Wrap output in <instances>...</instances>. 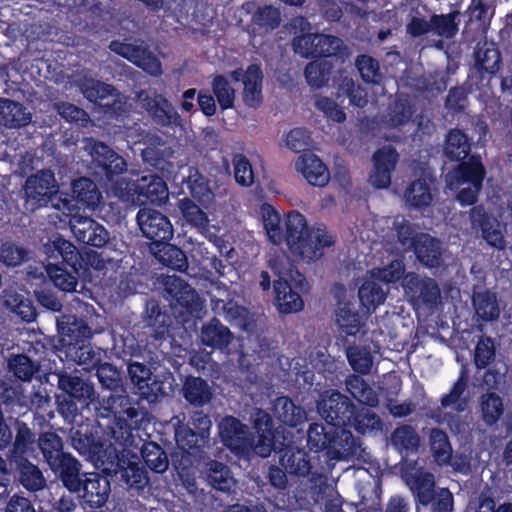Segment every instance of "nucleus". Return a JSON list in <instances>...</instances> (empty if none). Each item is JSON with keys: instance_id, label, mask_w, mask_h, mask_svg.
Here are the masks:
<instances>
[{"instance_id": "nucleus-33", "label": "nucleus", "mask_w": 512, "mask_h": 512, "mask_svg": "<svg viewBox=\"0 0 512 512\" xmlns=\"http://www.w3.org/2000/svg\"><path fill=\"white\" fill-rule=\"evenodd\" d=\"M233 338L231 330L216 317L204 323L200 332L201 343L213 350L225 351Z\"/></svg>"}, {"instance_id": "nucleus-41", "label": "nucleus", "mask_w": 512, "mask_h": 512, "mask_svg": "<svg viewBox=\"0 0 512 512\" xmlns=\"http://www.w3.org/2000/svg\"><path fill=\"white\" fill-rule=\"evenodd\" d=\"M262 82L263 72L260 65L250 64L243 79V100L247 106L257 108L262 104Z\"/></svg>"}, {"instance_id": "nucleus-14", "label": "nucleus", "mask_w": 512, "mask_h": 512, "mask_svg": "<svg viewBox=\"0 0 512 512\" xmlns=\"http://www.w3.org/2000/svg\"><path fill=\"white\" fill-rule=\"evenodd\" d=\"M164 297L181 316H191L197 311L199 296L196 291L178 276H166L163 280Z\"/></svg>"}, {"instance_id": "nucleus-64", "label": "nucleus", "mask_w": 512, "mask_h": 512, "mask_svg": "<svg viewBox=\"0 0 512 512\" xmlns=\"http://www.w3.org/2000/svg\"><path fill=\"white\" fill-rule=\"evenodd\" d=\"M360 303L367 310L375 309L386 300V292L381 284L373 280H365L358 290Z\"/></svg>"}, {"instance_id": "nucleus-34", "label": "nucleus", "mask_w": 512, "mask_h": 512, "mask_svg": "<svg viewBox=\"0 0 512 512\" xmlns=\"http://www.w3.org/2000/svg\"><path fill=\"white\" fill-rule=\"evenodd\" d=\"M296 167L312 186L324 187L330 180L327 166L313 153L302 154L296 162Z\"/></svg>"}, {"instance_id": "nucleus-61", "label": "nucleus", "mask_w": 512, "mask_h": 512, "mask_svg": "<svg viewBox=\"0 0 512 512\" xmlns=\"http://www.w3.org/2000/svg\"><path fill=\"white\" fill-rule=\"evenodd\" d=\"M79 89L83 96L94 104H99L103 100L113 96L115 88L104 82L93 78H84L79 82Z\"/></svg>"}, {"instance_id": "nucleus-6", "label": "nucleus", "mask_w": 512, "mask_h": 512, "mask_svg": "<svg viewBox=\"0 0 512 512\" xmlns=\"http://www.w3.org/2000/svg\"><path fill=\"white\" fill-rule=\"evenodd\" d=\"M220 441L232 454L249 456L255 451V437L249 427L232 415L224 416L218 423Z\"/></svg>"}, {"instance_id": "nucleus-50", "label": "nucleus", "mask_w": 512, "mask_h": 512, "mask_svg": "<svg viewBox=\"0 0 512 512\" xmlns=\"http://www.w3.org/2000/svg\"><path fill=\"white\" fill-rule=\"evenodd\" d=\"M476 315L485 322L497 320L500 308L496 294L490 290L474 293L472 298Z\"/></svg>"}, {"instance_id": "nucleus-8", "label": "nucleus", "mask_w": 512, "mask_h": 512, "mask_svg": "<svg viewBox=\"0 0 512 512\" xmlns=\"http://www.w3.org/2000/svg\"><path fill=\"white\" fill-rule=\"evenodd\" d=\"M290 279L279 277L274 281L275 305L280 313H296L303 309L304 301L301 294L306 291L308 283L304 274L296 270Z\"/></svg>"}, {"instance_id": "nucleus-22", "label": "nucleus", "mask_w": 512, "mask_h": 512, "mask_svg": "<svg viewBox=\"0 0 512 512\" xmlns=\"http://www.w3.org/2000/svg\"><path fill=\"white\" fill-rule=\"evenodd\" d=\"M98 415L101 418L110 420L130 419L131 422H138V408L132 403L131 398L126 394L109 392V395L103 396L99 401L97 408Z\"/></svg>"}, {"instance_id": "nucleus-31", "label": "nucleus", "mask_w": 512, "mask_h": 512, "mask_svg": "<svg viewBox=\"0 0 512 512\" xmlns=\"http://www.w3.org/2000/svg\"><path fill=\"white\" fill-rule=\"evenodd\" d=\"M14 482L30 492H37L46 486L41 469L29 460V457L14 459Z\"/></svg>"}, {"instance_id": "nucleus-59", "label": "nucleus", "mask_w": 512, "mask_h": 512, "mask_svg": "<svg viewBox=\"0 0 512 512\" xmlns=\"http://www.w3.org/2000/svg\"><path fill=\"white\" fill-rule=\"evenodd\" d=\"M37 446L47 464L67 453L64 451L62 438L56 432L40 433L37 439Z\"/></svg>"}, {"instance_id": "nucleus-54", "label": "nucleus", "mask_w": 512, "mask_h": 512, "mask_svg": "<svg viewBox=\"0 0 512 512\" xmlns=\"http://www.w3.org/2000/svg\"><path fill=\"white\" fill-rule=\"evenodd\" d=\"M175 440L180 449L194 455L202 452L209 443V440L204 437L200 439V433L193 431L191 425L187 424L176 428Z\"/></svg>"}, {"instance_id": "nucleus-27", "label": "nucleus", "mask_w": 512, "mask_h": 512, "mask_svg": "<svg viewBox=\"0 0 512 512\" xmlns=\"http://www.w3.org/2000/svg\"><path fill=\"white\" fill-rule=\"evenodd\" d=\"M71 230L79 243L95 248L104 247L110 239L107 229L89 217L79 218Z\"/></svg>"}, {"instance_id": "nucleus-62", "label": "nucleus", "mask_w": 512, "mask_h": 512, "mask_svg": "<svg viewBox=\"0 0 512 512\" xmlns=\"http://www.w3.org/2000/svg\"><path fill=\"white\" fill-rule=\"evenodd\" d=\"M355 66L361 79L366 84L379 85L383 80L379 61L368 54H360L355 59Z\"/></svg>"}, {"instance_id": "nucleus-38", "label": "nucleus", "mask_w": 512, "mask_h": 512, "mask_svg": "<svg viewBox=\"0 0 512 512\" xmlns=\"http://www.w3.org/2000/svg\"><path fill=\"white\" fill-rule=\"evenodd\" d=\"M14 424V433L12 444L8 447L7 453L11 457H29L33 452L34 444L37 443L36 434L32 429L22 420H12Z\"/></svg>"}, {"instance_id": "nucleus-24", "label": "nucleus", "mask_w": 512, "mask_h": 512, "mask_svg": "<svg viewBox=\"0 0 512 512\" xmlns=\"http://www.w3.org/2000/svg\"><path fill=\"white\" fill-rule=\"evenodd\" d=\"M58 388L63 394L77 400L81 408L88 407L96 399V392L92 383L67 372L58 375Z\"/></svg>"}, {"instance_id": "nucleus-44", "label": "nucleus", "mask_w": 512, "mask_h": 512, "mask_svg": "<svg viewBox=\"0 0 512 512\" xmlns=\"http://www.w3.org/2000/svg\"><path fill=\"white\" fill-rule=\"evenodd\" d=\"M0 122L7 128H21L31 122V113L19 102L0 98Z\"/></svg>"}, {"instance_id": "nucleus-20", "label": "nucleus", "mask_w": 512, "mask_h": 512, "mask_svg": "<svg viewBox=\"0 0 512 512\" xmlns=\"http://www.w3.org/2000/svg\"><path fill=\"white\" fill-rule=\"evenodd\" d=\"M272 451L279 454L280 465L290 475L305 477L310 473L312 466L308 453L296 446L288 434L283 437V445L275 446Z\"/></svg>"}, {"instance_id": "nucleus-21", "label": "nucleus", "mask_w": 512, "mask_h": 512, "mask_svg": "<svg viewBox=\"0 0 512 512\" xmlns=\"http://www.w3.org/2000/svg\"><path fill=\"white\" fill-rule=\"evenodd\" d=\"M467 160L457 162V166L446 175L450 187L453 185L470 184L473 187H482L486 176V169L478 154H472Z\"/></svg>"}, {"instance_id": "nucleus-51", "label": "nucleus", "mask_w": 512, "mask_h": 512, "mask_svg": "<svg viewBox=\"0 0 512 512\" xmlns=\"http://www.w3.org/2000/svg\"><path fill=\"white\" fill-rule=\"evenodd\" d=\"M495 14V7L491 0H471L464 15L468 18L466 26L476 23L483 30L487 29Z\"/></svg>"}, {"instance_id": "nucleus-32", "label": "nucleus", "mask_w": 512, "mask_h": 512, "mask_svg": "<svg viewBox=\"0 0 512 512\" xmlns=\"http://www.w3.org/2000/svg\"><path fill=\"white\" fill-rule=\"evenodd\" d=\"M347 427H335L333 441L327 452L329 460H341L354 457L361 452L360 438L355 437Z\"/></svg>"}, {"instance_id": "nucleus-4", "label": "nucleus", "mask_w": 512, "mask_h": 512, "mask_svg": "<svg viewBox=\"0 0 512 512\" xmlns=\"http://www.w3.org/2000/svg\"><path fill=\"white\" fill-rule=\"evenodd\" d=\"M56 327L61 343L67 347V354L80 364L92 363L95 354L90 346L93 336L91 327L84 318L71 313L56 317Z\"/></svg>"}, {"instance_id": "nucleus-60", "label": "nucleus", "mask_w": 512, "mask_h": 512, "mask_svg": "<svg viewBox=\"0 0 512 512\" xmlns=\"http://www.w3.org/2000/svg\"><path fill=\"white\" fill-rule=\"evenodd\" d=\"M391 442L396 449L413 453L418 451L420 436L414 427L404 424L392 432Z\"/></svg>"}, {"instance_id": "nucleus-9", "label": "nucleus", "mask_w": 512, "mask_h": 512, "mask_svg": "<svg viewBox=\"0 0 512 512\" xmlns=\"http://www.w3.org/2000/svg\"><path fill=\"white\" fill-rule=\"evenodd\" d=\"M317 411L325 422L334 427H347L355 404L338 390H325L317 400Z\"/></svg>"}, {"instance_id": "nucleus-35", "label": "nucleus", "mask_w": 512, "mask_h": 512, "mask_svg": "<svg viewBox=\"0 0 512 512\" xmlns=\"http://www.w3.org/2000/svg\"><path fill=\"white\" fill-rule=\"evenodd\" d=\"M411 250L418 261L428 268H439L443 263L441 243L428 233L420 232L418 241Z\"/></svg>"}, {"instance_id": "nucleus-42", "label": "nucleus", "mask_w": 512, "mask_h": 512, "mask_svg": "<svg viewBox=\"0 0 512 512\" xmlns=\"http://www.w3.org/2000/svg\"><path fill=\"white\" fill-rule=\"evenodd\" d=\"M182 395L192 406L203 407L211 401L213 392L206 380L188 375L183 382Z\"/></svg>"}, {"instance_id": "nucleus-43", "label": "nucleus", "mask_w": 512, "mask_h": 512, "mask_svg": "<svg viewBox=\"0 0 512 512\" xmlns=\"http://www.w3.org/2000/svg\"><path fill=\"white\" fill-rule=\"evenodd\" d=\"M205 481L215 490L229 492L233 482L230 468L218 460L210 459L204 464Z\"/></svg>"}, {"instance_id": "nucleus-58", "label": "nucleus", "mask_w": 512, "mask_h": 512, "mask_svg": "<svg viewBox=\"0 0 512 512\" xmlns=\"http://www.w3.org/2000/svg\"><path fill=\"white\" fill-rule=\"evenodd\" d=\"M482 420L487 426L495 425L504 412L502 398L495 392H487L480 397Z\"/></svg>"}, {"instance_id": "nucleus-13", "label": "nucleus", "mask_w": 512, "mask_h": 512, "mask_svg": "<svg viewBox=\"0 0 512 512\" xmlns=\"http://www.w3.org/2000/svg\"><path fill=\"white\" fill-rule=\"evenodd\" d=\"M128 377L133 385L134 392L141 399L148 402H156L159 398L166 395L164 381L157 376H153L151 368L140 362L132 361L127 365Z\"/></svg>"}, {"instance_id": "nucleus-5", "label": "nucleus", "mask_w": 512, "mask_h": 512, "mask_svg": "<svg viewBox=\"0 0 512 512\" xmlns=\"http://www.w3.org/2000/svg\"><path fill=\"white\" fill-rule=\"evenodd\" d=\"M71 442L74 449L97 468L107 465L105 440L100 435V427L88 421L71 429Z\"/></svg>"}, {"instance_id": "nucleus-39", "label": "nucleus", "mask_w": 512, "mask_h": 512, "mask_svg": "<svg viewBox=\"0 0 512 512\" xmlns=\"http://www.w3.org/2000/svg\"><path fill=\"white\" fill-rule=\"evenodd\" d=\"M146 323L155 340H164L170 335L173 319L170 314L163 311L156 301H149L146 305Z\"/></svg>"}, {"instance_id": "nucleus-45", "label": "nucleus", "mask_w": 512, "mask_h": 512, "mask_svg": "<svg viewBox=\"0 0 512 512\" xmlns=\"http://www.w3.org/2000/svg\"><path fill=\"white\" fill-rule=\"evenodd\" d=\"M333 60L334 58H318L306 65L304 75L309 86L319 89L328 84L334 71Z\"/></svg>"}, {"instance_id": "nucleus-3", "label": "nucleus", "mask_w": 512, "mask_h": 512, "mask_svg": "<svg viewBox=\"0 0 512 512\" xmlns=\"http://www.w3.org/2000/svg\"><path fill=\"white\" fill-rule=\"evenodd\" d=\"M44 252L48 261L46 272L55 287L64 292L74 291L84 267L78 248L57 234L44 245Z\"/></svg>"}, {"instance_id": "nucleus-49", "label": "nucleus", "mask_w": 512, "mask_h": 512, "mask_svg": "<svg viewBox=\"0 0 512 512\" xmlns=\"http://www.w3.org/2000/svg\"><path fill=\"white\" fill-rule=\"evenodd\" d=\"M144 464L154 473H164L169 467L167 453L158 443L145 441L140 449Z\"/></svg>"}, {"instance_id": "nucleus-55", "label": "nucleus", "mask_w": 512, "mask_h": 512, "mask_svg": "<svg viewBox=\"0 0 512 512\" xmlns=\"http://www.w3.org/2000/svg\"><path fill=\"white\" fill-rule=\"evenodd\" d=\"M414 112L415 108L409 96L398 95L389 106L388 122L392 127L403 126L412 119Z\"/></svg>"}, {"instance_id": "nucleus-57", "label": "nucleus", "mask_w": 512, "mask_h": 512, "mask_svg": "<svg viewBox=\"0 0 512 512\" xmlns=\"http://www.w3.org/2000/svg\"><path fill=\"white\" fill-rule=\"evenodd\" d=\"M7 367L16 379L23 382H30L39 370V364L25 354H12Z\"/></svg>"}, {"instance_id": "nucleus-36", "label": "nucleus", "mask_w": 512, "mask_h": 512, "mask_svg": "<svg viewBox=\"0 0 512 512\" xmlns=\"http://www.w3.org/2000/svg\"><path fill=\"white\" fill-rule=\"evenodd\" d=\"M472 140L461 129H450L444 140L443 154L450 162H460L471 154Z\"/></svg>"}, {"instance_id": "nucleus-28", "label": "nucleus", "mask_w": 512, "mask_h": 512, "mask_svg": "<svg viewBox=\"0 0 512 512\" xmlns=\"http://www.w3.org/2000/svg\"><path fill=\"white\" fill-rule=\"evenodd\" d=\"M138 100L153 121L161 126H170L178 119V114L162 95L150 96L142 90L138 93Z\"/></svg>"}, {"instance_id": "nucleus-30", "label": "nucleus", "mask_w": 512, "mask_h": 512, "mask_svg": "<svg viewBox=\"0 0 512 512\" xmlns=\"http://www.w3.org/2000/svg\"><path fill=\"white\" fill-rule=\"evenodd\" d=\"M108 428L110 430L109 443L105 441L106 455L110 456L112 450H115L118 458L127 457L128 448L134 442L133 428L130 419L109 420Z\"/></svg>"}, {"instance_id": "nucleus-56", "label": "nucleus", "mask_w": 512, "mask_h": 512, "mask_svg": "<svg viewBox=\"0 0 512 512\" xmlns=\"http://www.w3.org/2000/svg\"><path fill=\"white\" fill-rule=\"evenodd\" d=\"M460 11L454 10L447 14H432V32L446 39H453L459 31Z\"/></svg>"}, {"instance_id": "nucleus-63", "label": "nucleus", "mask_w": 512, "mask_h": 512, "mask_svg": "<svg viewBox=\"0 0 512 512\" xmlns=\"http://www.w3.org/2000/svg\"><path fill=\"white\" fill-rule=\"evenodd\" d=\"M179 210L183 219L199 231L206 230L209 224L207 214L191 199L185 197L179 200Z\"/></svg>"}, {"instance_id": "nucleus-17", "label": "nucleus", "mask_w": 512, "mask_h": 512, "mask_svg": "<svg viewBox=\"0 0 512 512\" xmlns=\"http://www.w3.org/2000/svg\"><path fill=\"white\" fill-rule=\"evenodd\" d=\"M58 186L51 170H41L27 178L24 187L26 201L33 209L47 206Z\"/></svg>"}, {"instance_id": "nucleus-48", "label": "nucleus", "mask_w": 512, "mask_h": 512, "mask_svg": "<svg viewBox=\"0 0 512 512\" xmlns=\"http://www.w3.org/2000/svg\"><path fill=\"white\" fill-rule=\"evenodd\" d=\"M335 427L326 423H311L307 431V445L311 451L321 452L324 451L327 456V452L333 441V433Z\"/></svg>"}, {"instance_id": "nucleus-2", "label": "nucleus", "mask_w": 512, "mask_h": 512, "mask_svg": "<svg viewBox=\"0 0 512 512\" xmlns=\"http://www.w3.org/2000/svg\"><path fill=\"white\" fill-rule=\"evenodd\" d=\"M263 225L268 239L274 245L286 242L289 250L307 262L320 259L324 249L335 244L323 224L308 226L305 216L297 210L290 211L285 220V233L280 214L271 206L263 207Z\"/></svg>"}, {"instance_id": "nucleus-23", "label": "nucleus", "mask_w": 512, "mask_h": 512, "mask_svg": "<svg viewBox=\"0 0 512 512\" xmlns=\"http://www.w3.org/2000/svg\"><path fill=\"white\" fill-rule=\"evenodd\" d=\"M399 159L397 150L391 146L378 149L373 154L374 168L369 182L377 189L388 188L391 184V173Z\"/></svg>"}, {"instance_id": "nucleus-47", "label": "nucleus", "mask_w": 512, "mask_h": 512, "mask_svg": "<svg viewBox=\"0 0 512 512\" xmlns=\"http://www.w3.org/2000/svg\"><path fill=\"white\" fill-rule=\"evenodd\" d=\"M429 445L434 461L438 465L450 464L453 449L445 431L439 428H432L429 433Z\"/></svg>"}, {"instance_id": "nucleus-52", "label": "nucleus", "mask_w": 512, "mask_h": 512, "mask_svg": "<svg viewBox=\"0 0 512 512\" xmlns=\"http://www.w3.org/2000/svg\"><path fill=\"white\" fill-rule=\"evenodd\" d=\"M404 197L409 206L416 209L428 207L432 200L431 187L425 178L412 181L404 192Z\"/></svg>"}, {"instance_id": "nucleus-40", "label": "nucleus", "mask_w": 512, "mask_h": 512, "mask_svg": "<svg viewBox=\"0 0 512 512\" xmlns=\"http://www.w3.org/2000/svg\"><path fill=\"white\" fill-rule=\"evenodd\" d=\"M469 383L468 370L461 368L457 380L452 385L449 393L444 394L440 399L443 409L452 408L457 413H462L468 406V399L464 396Z\"/></svg>"}, {"instance_id": "nucleus-11", "label": "nucleus", "mask_w": 512, "mask_h": 512, "mask_svg": "<svg viewBox=\"0 0 512 512\" xmlns=\"http://www.w3.org/2000/svg\"><path fill=\"white\" fill-rule=\"evenodd\" d=\"M109 475L99 472H84L79 480V487L71 493L78 496L79 501L91 509L104 507L111 493Z\"/></svg>"}, {"instance_id": "nucleus-26", "label": "nucleus", "mask_w": 512, "mask_h": 512, "mask_svg": "<svg viewBox=\"0 0 512 512\" xmlns=\"http://www.w3.org/2000/svg\"><path fill=\"white\" fill-rule=\"evenodd\" d=\"M472 229L481 232L482 238L492 247L501 248L504 240L501 231L495 225L496 220L486 211L485 207L474 205L469 212Z\"/></svg>"}, {"instance_id": "nucleus-16", "label": "nucleus", "mask_w": 512, "mask_h": 512, "mask_svg": "<svg viewBox=\"0 0 512 512\" xmlns=\"http://www.w3.org/2000/svg\"><path fill=\"white\" fill-rule=\"evenodd\" d=\"M108 47L111 52L125 58L149 75L160 76L162 74L161 61L148 47L120 40H112Z\"/></svg>"}, {"instance_id": "nucleus-10", "label": "nucleus", "mask_w": 512, "mask_h": 512, "mask_svg": "<svg viewBox=\"0 0 512 512\" xmlns=\"http://www.w3.org/2000/svg\"><path fill=\"white\" fill-rule=\"evenodd\" d=\"M250 421L258 434L255 451L261 457L270 456L275 445L276 447L283 445V437L289 434L285 428L275 427L271 415L261 408L253 409L250 414Z\"/></svg>"}, {"instance_id": "nucleus-53", "label": "nucleus", "mask_w": 512, "mask_h": 512, "mask_svg": "<svg viewBox=\"0 0 512 512\" xmlns=\"http://www.w3.org/2000/svg\"><path fill=\"white\" fill-rule=\"evenodd\" d=\"M4 306L11 313L17 315L25 322H32L36 318V308L33 302L17 292H7L4 295Z\"/></svg>"}, {"instance_id": "nucleus-1", "label": "nucleus", "mask_w": 512, "mask_h": 512, "mask_svg": "<svg viewBox=\"0 0 512 512\" xmlns=\"http://www.w3.org/2000/svg\"><path fill=\"white\" fill-rule=\"evenodd\" d=\"M94 173L100 181L114 183V190L120 197L136 199L142 204H163L169 191L165 180L154 173L142 175L136 180L118 181L117 178L127 171L125 159L101 141H94L91 147Z\"/></svg>"}, {"instance_id": "nucleus-18", "label": "nucleus", "mask_w": 512, "mask_h": 512, "mask_svg": "<svg viewBox=\"0 0 512 512\" xmlns=\"http://www.w3.org/2000/svg\"><path fill=\"white\" fill-rule=\"evenodd\" d=\"M19 390L11 384L0 380V450H4L12 444L14 424L12 420H19L13 416L4 417V412L12 413L15 407H19Z\"/></svg>"}, {"instance_id": "nucleus-7", "label": "nucleus", "mask_w": 512, "mask_h": 512, "mask_svg": "<svg viewBox=\"0 0 512 512\" xmlns=\"http://www.w3.org/2000/svg\"><path fill=\"white\" fill-rule=\"evenodd\" d=\"M293 49L304 58H336L344 49L343 41L333 35L303 33L293 39Z\"/></svg>"}, {"instance_id": "nucleus-37", "label": "nucleus", "mask_w": 512, "mask_h": 512, "mask_svg": "<svg viewBox=\"0 0 512 512\" xmlns=\"http://www.w3.org/2000/svg\"><path fill=\"white\" fill-rule=\"evenodd\" d=\"M274 416L283 425L296 428L307 420L305 409L288 396H279L273 402Z\"/></svg>"}, {"instance_id": "nucleus-19", "label": "nucleus", "mask_w": 512, "mask_h": 512, "mask_svg": "<svg viewBox=\"0 0 512 512\" xmlns=\"http://www.w3.org/2000/svg\"><path fill=\"white\" fill-rule=\"evenodd\" d=\"M402 286L406 294L416 304L433 308L440 299L439 286L432 278H420L418 274L409 272L404 277Z\"/></svg>"}, {"instance_id": "nucleus-15", "label": "nucleus", "mask_w": 512, "mask_h": 512, "mask_svg": "<svg viewBox=\"0 0 512 512\" xmlns=\"http://www.w3.org/2000/svg\"><path fill=\"white\" fill-rule=\"evenodd\" d=\"M136 220L143 236L157 247L173 238L174 229L169 218L158 210L141 208Z\"/></svg>"}, {"instance_id": "nucleus-12", "label": "nucleus", "mask_w": 512, "mask_h": 512, "mask_svg": "<svg viewBox=\"0 0 512 512\" xmlns=\"http://www.w3.org/2000/svg\"><path fill=\"white\" fill-rule=\"evenodd\" d=\"M109 453V460L107 461V465L101 469L102 473L124 482L128 489L141 491L148 485L150 478L144 467L136 462L127 460L126 457L118 458L115 450Z\"/></svg>"}, {"instance_id": "nucleus-46", "label": "nucleus", "mask_w": 512, "mask_h": 512, "mask_svg": "<svg viewBox=\"0 0 512 512\" xmlns=\"http://www.w3.org/2000/svg\"><path fill=\"white\" fill-rule=\"evenodd\" d=\"M72 194L76 202L88 208H96L102 200L97 185L88 177H80L71 184Z\"/></svg>"}, {"instance_id": "nucleus-25", "label": "nucleus", "mask_w": 512, "mask_h": 512, "mask_svg": "<svg viewBox=\"0 0 512 512\" xmlns=\"http://www.w3.org/2000/svg\"><path fill=\"white\" fill-rule=\"evenodd\" d=\"M404 480L421 505L428 506L435 499V477L430 471L420 467L405 472Z\"/></svg>"}, {"instance_id": "nucleus-29", "label": "nucleus", "mask_w": 512, "mask_h": 512, "mask_svg": "<svg viewBox=\"0 0 512 512\" xmlns=\"http://www.w3.org/2000/svg\"><path fill=\"white\" fill-rule=\"evenodd\" d=\"M51 471L61 481L64 488L70 493L79 486V480L84 474L81 462L71 453L67 452L60 458L48 464Z\"/></svg>"}]
</instances>
